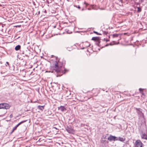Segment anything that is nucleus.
Instances as JSON below:
<instances>
[{
    "label": "nucleus",
    "mask_w": 147,
    "mask_h": 147,
    "mask_svg": "<svg viewBox=\"0 0 147 147\" xmlns=\"http://www.w3.org/2000/svg\"><path fill=\"white\" fill-rule=\"evenodd\" d=\"M59 76L58 75L57 76V77H58Z\"/></svg>",
    "instance_id": "2f4dec72"
},
{
    "label": "nucleus",
    "mask_w": 147,
    "mask_h": 147,
    "mask_svg": "<svg viewBox=\"0 0 147 147\" xmlns=\"http://www.w3.org/2000/svg\"><path fill=\"white\" fill-rule=\"evenodd\" d=\"M44 106L38 105V108L42 111L44 109Z\"/></svg>",
    "instance_id": "9b49d317"
},
{
    "label": "nucleus",
    "mask_w": 147,
    "mask_h": 147,
    "mask_svg": "<svg viewBox=\"0 0 147 147\" xmlns=\"http://www.w3.org/2000/svg\"><path fill=\"white\" fill-rule=\"evenodd\" d=\"M40 13V11H38V13Z\"/></svg>",
    "instance_id": "473e14b6"
},
{
    "label": "nucleus",
    "mask_w": 147,
    "mask_h": 147,
    "mask_svg": "<svg viewBox=\"0 0 147 147\" xmlns=\"http://www.w3.org/2000/svg\"><path fill=\"white\" fill-rule=\"evenodd\" d=\"M98 38L97 37H93L92 38V40L94 41H96L98 39Z\"/></svg>",
    "instance_id": "dca6fc26"
},
{
    "label": "nucleus",
    "mask_w": 147,
    "mask_h": 147,
    "mask_svg": "<svg viewBox=\"0 0 147 147\" xmlns=\"http://www.w3.org/2000/svg\"><path fill=\"white\" fill-rule=\"evenodd\" d=\"M94 32L95 33H96V34H97L98 35H101V34H100L94 31Z\"/></svg>",
    "instance_id": "aec40b11"
},
{
    "label": "nucleus",
    "mask_w": 147,
    "mask_h": 147,
    "mask_svg": "<svg viewBox=\"0 0 147 147\" xmlns=\"http://www.w3.org/2000/svg\"><path fill=\"white\" fill-rule=\"evenodd\" d=\"M139 90L140 92H142L143 91V89H142L141 88H140L139 89Z\"/></svg>",
    "instance_id": "a211bd4d"
},
{
    "label": "nucleus",
    "mask_w": 147,
    "mask_h": 147,
    "mask_svg": "<svg viewBox=\"0 0 147 147\" xmlns=\"http://www.w3.org/2000/svg\"><path fill=\"white\" fill-rule=\"evenodd\" d=\"M142 139L147 140V134L145 133H143L141 135Z\"/></svg>",
    "instance_id": "1a4fd4ad"
},
{
    "label": "nucleus",
    "mask_w": 147,
    "mask_h": 147,
    "mask_svg": "<svg viewBox=\"0 0 147 147\" xmlns=\"http://www.w3.org/2000/svg\"><path fill=\"white\" fill-rule=\"evenodd\" d=\"M83 9H82V11H83Z\"/></svg>",
    "instance_id": "c9c22d12"
},
{
    "label": "nucleus",
    "mask_w": 147,
    "mask_h": 147,
    "mask_svg": "<svg viewBox=\"0 0 147 147\" xmlns=\"http://www.w3.org/2000/svg\"><path fill=\"white\" fill-rule=\"evenodd\" d=\"M85 45H86V47H88L90 46V44L88 42H86L85 43Z\"/></svg>",
    "instance_id": "ddd939ff"
},
{
    "label": "nucleus",
    "mask_w": 147,
    "mask_h": 147,
    "mask_svg": "<svg viewBox=\"0 0 147 147\" xmlns=\"http://www.w3.org/2000/svg\"><path fill=\"white\" fill-rule=\"evenodd\" d=\"M109 45L108 44H107V45H105V47H107V46H108Z\"/></svg>",
    "instance_id": "a878e982"
},
{
    "label": "nucleus",
    "mask_w": 147,
    "mask_h": 147,
    "mask_svg": "<svg viewBox=\"0 0 147 147\" xmlns=\"http://www.w3.org/2000/svg\"><path fill=\"white\" fill-rule=\"evenodd\" d=\"M26 120L22 121H21L20 123H18L17 125L15 127H14L13 128V129L12 130V131L11 132V133H13L14 131V130H16V129L17 127L19 125H20L21 124H22L23 123H24V122H26Z\"/></svg>",
    "instance_id": "39448f33"
},
{
    "label": "nucleus",
    "mask_w": 147,
    "mask_h": 147,
    "mask_svg": "<svg viewBox=\"0 0 147 147\" xmlns=\"http://www.w3.org/2000/svg\"><path fill=\"white\" fill-rule=\"evenodd\" d=\"M10 107V106L8 104L6 103L0 104V109H8Z\"/></svg>",
    "instance_id": "f03ea898"
},
{
    "label": "nucleus",
    "mask_w": 147,
    "mask_h": 147,
    "mask_svg": "<svg viewBox=\"0 0 147 147\" xmlns=\"http://www.w3.org/2000/svg\"><path fill=\"white\" fill-rule=\"evenodd\" d=\"M137 9H138V10H137V11L139 13V12H140L141 11L142 9H141V8H140V7H138Z\"/></svg>",
    "instance_id": "2eb2a0df"
},
{
    "label": "nucleus",
    "mask_w": 147,
    "mask_h": 147,
    "mask_svg": "<svg viewBox=\"0 0 147 147\" xmlns=\"http://www.w3.org/2000/svg\"><path fill=\"white\" fill-rule=\"evenodd\" d=\"M57 58H56V57H55V59H56Z\"/></svg>",
    "instance_id": "e433bc0d"
},
{
    "label": "nucleus",
    "mask_w": 147,
    "mask_h": 147,
    "mask_svg": "<svg viewBox=\"0 0 147 147\" xmlns=\"http://www.w3.org/2000/svg\"><path fill=\"white\" fill-rule=\"evenodd\" d=\"M119 35V34H113L112 35L113 37V38H115V37H117Z\"/></svg>",
    "instance_id": "4468645a"
},
{
    "label": "nucleus",
    "mask_w": 147,
    "mask_h": 147,
    "mask_svg": "<svg viewBox=\"0 0 147 147\" xmlns=\"http://www.w3.org/2000/svg\"><path fill=\"white\" fill-rule=\"evenodd\" d=\"M142 143L141 141L138 140H137L135 142L136 147H142Z\"/></svg>",
    "instance_id": "20e7f679"
},
{
    "label": "nucleus",
    "mask_w": 147,
    "mask_h": 147,
    "mask_svg": "<svg viewBox=\"0 0 147 147\" xmlns=\"http://www.w3.org/2000/svg\"><path fill=\"white\" fill-rule=\"evenodd\" d=\"M88 10H90V9L89 8H88Z\"/></svg>",
    "instance_id": "72a5a7b5"
},
{
    "label": "nucleus",
    "mask_w": 147,
    "mask_h": 147,
    "mask_svg": "<svg viewBox=\"0 0 147 147\" xmlns=\"http://www.w3.org/2000/svg\"><path fill=\"white\" fill-rule=\"evenodd\" d=\"M136 110L137 111V113L138 114L140 115V116H142L143 115V114L142 113V112L140 111V108H135Z\"/></svg>",
    "instance_id": "0eeeda50"
},
{
    "label": "nucleus",
    "mask_w": 147,
    "mask_h": 147,
    "mask_svg": "<svg viewBox=\"0 0 147 147\" xmlns=\"http://www.w3.org/2000/svg\"><path fill=\"white\" fill-rule=\"evenodd\" d=\"M9 117H10V118H12L13 117V115L12 114H11L10 115V116H9Z\"/></svg>",
    "instance_id": "412c9836"
},
{
    "label": "nucleus",
    "mask_w": 147,
    "mask_h": 147,
    "mask_svg": "<svg viewBox=\"0 0 147 147\" xmlns=\"http://www.w3.org/2000/svg\"><path fill=\"white\" fill-rule=\"evenodd\" d=\"M108 33V32H106V31L103 32V34H104L107 35V34Z\"/></svg>",
    "instance_id": "f3484780"
},
{
    "label": "nucleus",
    "mask_w": 147,
    "mask_h": 147,
    "mask_svg": "<svg viewBox=\"0 0 147 147\" xmlns=\"http://www.w3.org/2000/svg\"><path fill=\"white\" fill-rule=\"evenodd\" d=\"M25 55L26 56H27V55Z\"/></svg>",
    "instance_id": "f704fd0d"
},
{
    "label": "nucleus",
    "mask_w": 147,
    "mask_h": 147,
    "mask_svg": "<svg viewBox=\"0 0 147 147\" xmlns=\"http://www.w3.org/2000/svg\"><path fill=\"white\" fill-rule=\"evenodd\" d=\"M125 140V138H123L119 137H117V140H119L121 142H124Z\"/></svg>",
    "instance_id": "9d476101"
},
{
    "label": "nucleus",
    "mask_w": 147,
    "mask_h": 147,
    "mask_svg": "<svg viewBox=\"0 0 147 147\" xmlns=\"http://www.w3.org/2000/svg\"><path fill=\"white\" fill-rule=\"evenodd\" d=\"M66 130L69 133L73 134L74 132V130L70 125L67 126L66 128Z\"/></svg>",
    "instance_id": "7ed1b4c3"
},
{
    "label": "nucleus",
    "mask_w": 147,
    "mask_h": 147,
    "mask_svg": "<svg viewBox=\"0 0 147 147\" xmlns=\"http://www.w3.org/2000/svg\"><path fill=\"white\" fill-rule=\"evenodd\" d=\"M22 54H24V52H23Z\"/></svg>",
    "instance_id": "c756f323"
},
{
    "label": "nucleus",
    "mask_w": 147,
    "mask_h": 147,
    "mask_svg": "<svg viewBox=\"0 0 147 147\" xmlns=\"http://www.w3.org/2000/svg\"><path fill=\"white\" fill-rule=\"evenodd\" d=\"M68 48H67V50H68V51H71V50H70V49H71V48H69V49H68Z\"/></svg>",
    "instance_id": "b1692460"
},
{
    "label": "nucleus",
    "mask_w": 147,
    "mask_h": 147,
    "mask_svg": "<svg viewBox=\"0 0 147 147\" xmlns=\"http://www.w3.org/2000/svg\"><path fill=\"white\" fill-rule=\"evenodd\" d=\"M74 6L76 7H78L79 9H80V6L79 5H78V6L77 5H74Z\"/></svg>",
    "instance_id": "6ab92c4d"
},
{
    "label": "nucleus",
    "mask_w": 147,
    "mask_h": 147,
    "mask_svg": "<svg viewBox=\"0 0 147 147\" xmlns=\"http://www.w3.org/2000/svg\"><path fill=\"white\" fill-rule=\"evenodd\" d=\"M20 48H21V46L20 45H18L16 46L15 47V49L16 51H17L19 50H20Z\"/></svg>",
    "instance_id": "f8f14e48"
},
{
    "label": "nucleus",
    "mask_w": 147,
    "mask_h": 147,
    "mask_svg": "<svg viewBox=\"0 0 147 147\" xmlns=\"http://www.w3.org/2000/svg\"><path fill=\"white\" fill-rule=\"evenodd\" d=\"M59 61L57 62V61H55L54 62L53 65V69L58 73L59 76H60L63 74H65L66 71L65 69L62 67V65H61Z\"/></svg>",
    "instance_id": "f257e3e1"
},
{
    "label": "nucleus",
    "mask_w": 147,
    "mask_h": 147,
    "mask_svg": "<svg viewBox=\"0 0 147 147\" xmlns=\"http://www.w3.org/2000/svg\"><path fill=\"white\" fill-rule=\"evenodd\" d=\"M54 128H55L56 129H57V128H56V127H54Z\"/></svg>",
    "instance_id": "cd10ccee"
},
{
    "label": "nucleus",
    "mask_w": 147,
    "mask_h": 147,
    "mask_svg": "<svg viewBox=\"0 0 147 147\" xmlns=\"http://www.w3.org/2000/svg\"><path fill=\"white\" fill-rule=\"evenodd\" d=\"M122 0H120V1H121V2H122Z\"/></svg>",
    "instance_id": "c85d7f7f"
},
{
    "label": "nucleus",
    "mask_w": 147,
    "mask_h": 147,
    "mask_svg": "<svg viewBox=\"0 0 147 147\" xmlns=\"http://www.w3.org/2000/svg\"><path fill=\"white\" fill-rule=\"evenodd\" d=\"M109 45H112V44L111 43H110L109 44Z\"/></svg>",
    "instance_id": "bb28decb"
},
{
    "label": "nucleus",
    "mask_w": 147,
    "mask_h": 147,
    "mask_svg": "<svg viewBox=\"0 0 147 147\" xmlns=\"http://www.w3.org/2000/svg\"><path fill=\"white\" fill-rule=\"evenodd\" d=\"M58 109L62 112L65 111L66 110V108L64 106H61L60 107H58Z\"/></svg>",
    "instance_id": "6e6552de"
},
{
    "label": "nucleus",
    "mask_w": 147,
    "mask_h": 147,
    "mask_svg": "<svg viewBox=\"0 0 147 147\" xmlns=\"http://www.w3.org/2000/svg\"><path fill=\"white\" fill-rule=\"evenodd\" d=\"M106 41H108V40H106Z\"/></svg>",
    "instance_id": "7c9ffc66"
},
{
    "label": "nucleus",
    "mask_w": 147,
    "mask_h": 147,
    "mask_svg": "<svg viewBox=\"0 0 147 147\" xmlns=\"http://www.w3.org/2000/svg\"><path fill=\"white\" fill-rule=\"evenodd\" d=\"M84 4H86V6H87V5H88V4L86 3V2H84Z\"/></svg>",
    "instance_id": "4be33fe9"
},
{
    "label": "nucleus",
    "mask_w": 147,
    "mask_h": 147,
    "mask_svg": "<svg viewBox=\"0 0 147 147\" xmlns=\"http://www.w3.org/2000/svg\"><path fill=\"white\" fill-rule=\"evenodd\" d=\"M117 137L111 135L108 138V140L110 141H111L112 140L115 141L117 140Z\"/></svg>",
    "instance_id": "423d86ee"
},
{
    "label": "nucleus",
    "mask_w": 147,
    "mask_h": 147,
    "mask_svg": "<svg viewBox=\"0 0 147 147\" xmlns=\"http://www.w3.org/2000/svg\"><path fill=\"white\" fill-rule=\"evenodd\" d=\"M68 48H67V50H68V51H71V50H70V49H71V48H69V49H68Z\"/></svg>",
    "instance_id": "5701e85b"
},
{
    "label": "nucleus",
    "mask_w": 147,
    "mask_h": 147,
    "mask_svg": "<svg viewBox=\"0 0 147 147\" xmlns=\"http://www.w3.org/2000/svg\"><path fill=\"white\" fill-rule=\"evenodd\" d=\"M6 64H7L8 65H9V63L8 62H7L6 63Z\"/></svg>",
    "instance_id": "393cba45"
}]
</instances>
